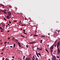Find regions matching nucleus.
I'll return each instance as SVG.
<instances>
[{
	"instance_id": "25",
	"label": "nucleus",
	"mask_w": 60,
	"mask_h": 60,
	"mask_svg": "<svg viewBox=\"0 0 60 60\" xmlns=\"http://www.w3.org/2000/svg\"><path fill=\"white\" fill-rule=\"evenodd\" d=\"M0 29H1V30H3V29L2 28V27H0Z\"/></svg>"
},
{
	"instance_id": "48",
	"label": "nucleus",
	"mask_w": 60,
	"mask_h": 60,
	"mask_svg": "<svg viewBox=\"0 0 60 60\" xmlns=\"http://www.w3.org/2000/svg\"><path fill=\"white\" fill-rule=\"evenodd\" d=\"M2 6H4V5H2Z\"/></svg>"
},
{
	"instance_id": "38",
	"label": "nucleus",
	"mask_w": 60,
	"mask_h": 60,
	"mask_svg": "<svg viewBox=\"0 0 60 60\" xmlns=\"http://www.w3.org/2000/svg\"><path fill=\"white\" fill-rule=\"evenodd\" d=\"M15 40L16 41H18V40L17 39H15Z\"/></svg>"
},
{
	"instance_id": "7",
	"label": "nucleus",
	"mask_w": 60,
	"mask_h": 60,
	"mask_svg": "<svg viewBox=\"0 0 60 60\" xmlns=\"http://www.w3.org/2000/svg\"><path fill=\"white\" fill-rule=\"evenodd\" d=\"M54 48L53 46H51L50 48V49H53Z\"/></svg>"
},
{
	"instance_id": "20",
	"label": "nucleus",
	"mask_w": 60,
	"mask_h": 60,
	"mask_svg": "<svg viewBox=\"0 0 60 60\" xmlns=\"http://www.w3.org/2000/svg\"><path fill=\"white\" fill-rule=\"evenodd\" d=\"M59 44H60V43L59 42H58L57 43V45H59Z\"/></svg>"
},
{
	"instance_id": "64",
	"label": "nucleus",
	"mask_w": 60,
	"mask_h": 60,
	"mask_svg": "<svg viewBox=\"0 0 60 60\" xmlns=\"http://www.w3.org/2000/svg\"><path fill=\"white\" fill-rule=\"evenodd\" d=\"M12 60H14V59H12Z\"/></svg>"
},
{
	"instance_id": "49",
	"label": "nucleus",
	"mask_w": 60,
	"mask_h": 60,
	"mask_svg": "<svg viewBox=\"0 0 60 60\" xmlns=\"http://www.w3.org/2000/svg\"><path fill=\"white\" fill-rule=\"evenodd\" d=\"M3 54V52H2L1 53V54Z\"/></svg>"
},
{
	"instance_id": "18",
	"label": "nucleus",
	"mask_w": 60,
	"mask_h": 60,
	"mask_svg": "<svg viewBox=\"0 0 60 60\" xmlns=\"http://www.w3.org/2000/svg\"><path fill=\"white\" fill-rule=\"evenodd\" d=\"M59 45H57V49H58V47H59Z\"/></svg>"
},
{
	"instance_id": "13",
	"label": "nucleus",
	"mask_w": 60,
	"mask_h": 60,
	"mask_svg": "<svg viewBox=\"0 0 60 60\" xmlns=\"http://www.w3.org/2000/svg\"><path fill=\"white\" fill-rule=\"evenodd\" d=\"M7 19H9V18H10V17H9V16H7Z\"/></svg>"
},
{
	"instance_id": "6",
	"label": "nucleus",
	"mask_w": 60,
	"mask_h": 60,
	"mask_svg": "<svg viewBox=\"0 0 60 60\" xmlns=\"http://www.w3.org/2000/svg\"><path fill=\"white\" fill-rule=\"evenodd\" d=\"M36 52L37 56H38V57H39V55H38V52H37L36 51Z\"/></svg>"
},
{
	"instance_id": "11",
	"label": "nucleus",
	"mask_w": 60,
	"mask_h": 60,
	"mask_svg": "<svg viewBox=\"0 0 60 60\" xmlns=\"http://www.w3.org/2000/svg\"><path fill=\"white\" fill-rule=\"evenodd\" d=\"M52 60H56V59L55 58H52Z\"/></svg>"
},
{
	"instance_id": "43",
	"label": "nucleus",
	"mask_w": 60,
	"mask_h": 60,
	"mask_svg": "<svg viewBox=\"0 0 60 60\" xmlns=\"http://www.w3.org/2000/svg\"><path fill=\"white\" fill-rule=\"evenodd\" d=\"M20 24H21V20H20Z\"/></svg>"
},
{
	"instance_id": "32",
	"label": "nucleus",
	"mask_w": 60,
	"mask_h": 60,
	"mask_svg": "<svg viewBox=\"0 0 60 60\" xmlns=\"http://www.w3.org/2000/svg\"><path fill=\"white\" fill-rule=\"evenodd\" d=\"M15 44H14V47H15Z\"/></svg>"
},
{
	"instance_id": "26",
	"label": "nucleus",
	"mask_w": 60,
	"mask_h": 60,
	"mask_svg": "<svg viewBox=\"0 0 60 60\" xmlns=\"http://www.w3.org/2000/svg\"><path fill=\"white\" fill-rule=\"evenodd\" d=\"M4 13H6V14L7 13H6V12H5V11H4Z\"/></svg>"
},
{
	"instance_id": "14",
	"label": "nucleus",
	"mask_w": 60,
	"mask_h": 60,
	"mask_svg": "<svg viewBox=\"0 0 60 60\" xmlns=\"http://www.w3.org/2000/svg\"><path fill=\"white\" fill-rule=\"evenodd\" d=\"M34 43V42H29V43H30V44H32V43Z\"/></svg>"
},
{
	"instance_id": "60",
	"label": "nucleus",
	"mask_w": 60,
	"mask_h": 60,
	"mask_svg": "<svg viewBox=\"0 0 60 60\" xmlns=\"http://www.w3.org/2000/svg\"><path fill=\"white\" fill-rule=\"evenodd\" d=\"M1 32H3V30H2L1 31Z\"/></svg>"
},
{
	"instance_id": "53",
	"label": "nucleus",
	"mask_w": 60,
	"mask_h": 60,
	"mask_svg": "<svg viewBox=\"0 0 60 60\" xmlns=\"http://www.w3.org/2000/svg\"><path fill=\"white\" fill-rule=\"evenodd\" d=\"M32 36V34H31L30 35V36Z\"/></svg>"
},
{
	"instance_id": "12",
	"label": "nucleus",
	"mask_w": 60,
	"mask_h": 60,
	"mask_svg": "<svg viewBox=\"0 0 60 60\" xmlns=\"http://www.w3.org/2000/svg\"><path fill=\"white\" fill-rule=\"evenodd\" d=\"M23 34H27V33H26L25 32H23Z\"/></svg>"
},
{
	"instance_id": "63",
	"label": "nucleus",
	"mask_w": 60,
	"mask_h": 60,
	"mask_svg": "<svg viewBox=\"0 0 60 60\" xmlns=\"http://www.w3.org/2000/svg\"><path fill=\"white\" fill-rule=\"evenodd\" d=\"M7 60H9V59H7Z\"/></svg>"
},
{
	"instance_id": "39",
	"label": "nucleus",
	"mask_w": 60,
	"mask_h": 60,
	"mask_svg": "<svg viewBox=\"0 0 60 60\" xmlns=\"http://www.w3.org/2000/svg\"><path fill=\"white\" fill-rule=\"evenodd\" d=\"M2 4H0V6H2Z\"/></svg>"
},
{
	"instance_id": "55",
	"label": "nucleus",
	"mask_w": 60,
	"mask_h": 60,
	"mask_svg": "<svg viewBox=\"0 0 60 60\" xmlns=\"http://www.w3.org/2000/svg\"><path fill=\"white\" fill-rule=\"evenodd\" d=\"M6 27H7V26H8V25H6Z\"/></svg>"
},
{
	"instance_id": "45",
	"label": "nucleus",
	"mask_w": 60,
	"mask_h": 60,
	"mask_svg": "<svg viewBox=\"0 0 60 60\" xmlns=\"http://www.w3.org/2000/svg\"><path fill=\"white\" fill-rule=\"evenodd\" d=\"M4 48L2 50V51H3L4 50Z\"/></svg>"
},
{
	"instance_id": "9",
	"label": "nucleus",
	"mask_w": 60,
	"mask_h": 60,
	"mask_svg": "<svg viewBox=\"0 0 60 60\" xmlns=\"http://www.w3.org/2000/svg\"><path fill=\"white\" fill-rule=\"evenodd\" d=\"M30 59V58H26L25 59L26 60H29Z\"/></svg>"
},
{
	"instance_id": "27",
	"label": "nucleus",
	"mask_w": 60,
	"mask_h": 60,
	"mask_svg": "<svg viewBox=\"0 0 60 60\" xmlns=\"http://www.w3.org/2000/svg\"><path fill=\"white\" fill-rule=\"evenodd\" d=\"M38 35H34V36H35V37H36V36H37Z\"/></svg>"
},
{
	"instance_id": "56",
	"label": "nucleus",
	"mask_w": 60,
	"mask_h": 60,
	"mask_svg": "<svg viewBox=\"0 0 60 60\" xmlns=\"http://www.w3.org/2000/svg\"><path fill=\"white\" fill-rule=\"evenodd\" d=\"M2 44H3V43H1L0 44H1V45H2Z\"/></svg>"
},
{
	"instance_id": "1",
	"label": "nucleus",
	"mask_w": 60,
	"mask_h": 60,
	"mask_svg": "<svg viewBox=\"0 0 60 60\" xmlns=\"http://www.w3.org/2000/svg\"><path fill=\"white\" fill-rule=\"evenodd\" d=\"M58 50V52H57V54H59V53H60V49L59 48L57 49Z\"/></svg>"
},
{
	"instance_id": "28",
	"label": "nucleus",
	"mask_w": 60,
	"mask_h": 60,
	"mask_svg": "<svg viewBox=\"0 0 60 60\" xmlns=\"http://www.w3.org/2000/svg\"><path fill=\"white\" fill-rule=\"evenodd\" d=\"M54 56V58H56V56Z\"/></svg>"
},
{
	"instance_id": "44",
	"label": "nucleus",
	"mask_w": 60,
	"mask_h": 60,
	"mask_svg": "<svg viewBox=\"0 0 60 60\" xmlns=\"http://www.w3.org/2000/svg\"><path fill=\"white\" fill-rule=\"evenodd\" d=\"M26 47H28V45H26Z\"/></svg>"
},
{
	"instance_id": "41",
	"label": "nucleus",
	"mask_w": 60,
	"mask_h": 60,
	"mask_svg": "<svg viewBox=\"0 0 60 60\" xmlns=\"http://www.w3.org/2000/svg\"><path fill=\"white\" fill-rule=\"evenodd\" d=\"M4 11H7V9H6V10L4 9Z\"/></svg>"
},
{
	"instance_id": "42",
	"label": "nucleus",
	"mask_w": 60,
	"mask_h": 60,
	"mask_svg": "<svg viewBox=\"0 0 60 60\" xmlns=\"http://www.w3.org/2000/svg\"><path fill=\"white\" fill-rule=\"evenodd\" d=\"M4 20H6V19L5 18H4Z\"/></svg>"
},
{
	"instance_id": "8",
	"label": "nucleus",
	"mask_w": 60,
	"mask_h": 60,
	"mask_svg": "<svg viewBox=\"0 0 60 60\" xmlns=\"http://www.w3.org/2000/svg\"><path fill=\"white\" fill-rule=\"evenodd\" d=\"M50 51L51 53H52L53 52V50L52 49H50Z\"/></svg>"
},
{
	"instance_id": "29",
	"label": "nucleus",
	"mask_w": 60,
	"mask_h": 60,
	"mask_svg": "<svg viewBox=\"0 0 60 60\" xmlns=\"http://www.w3.org/2000/svg\"><path fill=\"white\" fill-rule=\"evenodd\" d=\"M4 44H6V43H7V42L6 41H5V42L4 43Z\"/></svg>"
},
{
	"instance_id": "47",
	"label": "nucleus",
	"mask_w": 60,
	"mask_h": 60,
	"mask_svg": "<svg viewBox=\"0 0 60 60\" xmlns=\"http://www.w3.org/2000/svg\"><path fill=\"white\" fill-rule=\"evenodd\" d=\"M7 32H8V33H9V30H8Z\"/></svg>"
},
{
	"instance_id": "37",
	"label": "nucleus",
	"mask_w": 60,
	"mask_h": 60,
	"mask_svg": "<svg viewBox=\"0 0 60 60\" xmlns=\"http://www.w3.org/2000/svg\"><path fill=\"white\" fill-rule=\"evenodd\" d=\"M4 58H3H3H2V60H4Z\"/></svg>"
},
{
	"instance_id": "22",
	"label": "nucleus",
	"mask_w": 60,
	"mask_h": 60,
	"mask_svg": "<svg viewBox=\"0 0 60 60\" xmlns=\"http://www.w3.org/2000/svg\"><path fill=\"white\" fill-rule=\"evenodd\" d=\"M21 37H25L24 36H23V35H21Z\"/></svg>"
},
{
	"instance_id": "23",
	"label": "nucleus",
	"mask_w": 60,
	"mask_h": 60,
	"mask_svg": "<svg viewBox=\"0 0 60 60\" xmlns=\"http://www.w3.org/2000/svg\"><path fill=\"white\" fill-rule=\"evenodd\" d=\"M41 36L42 37H45V36H43L42 35Z\"/></svg>"
},
{
	"instance_id": "46",
	"label": "nucleus",
	"mask_w": 60,
	"mask_h": 60,
	"mask_svg": "<svg viewBox=\"0 0 60 60\" xmlns=\"http://www.w3.org/2000/svg\"><path fill=\"white\" fill-rule=\"evenodd\" d=\"M10 48H12V46H10Z\"/></svg>"
},
{
	"instance_id": "50",
	"label": "nucleus",
	"mask_w": 60,
	"mask_h": 60,
	"mask_svg": "<svg viewBox=\"0 0 60 60\" xmlns=\"http://www.w3.org/2000/svg\"><path fill=\"white\" fill-rule=\"evenodd\" d=\"M12 58H14V57H12Z\"/></svg>"
},
{
	"instance_id": "31",
	"label": "nucleus",
	"mask_w": 60,
	"mask_h": 60,
	"mask_svg": "<svg viewBox=\"0 0 60 60\" xmlns=\"http://www.w3.org/2000/svg\"><path fill=\"white\" fill-rule=\"evenodd\" d=\"M13 22H17V21H13Z\"/></svg>"
},
{
	"instance_id": "57",
	"label": "nucleus",
	"mask_w": 60,
	"mask_h": 60,
	"mask_svg": "<svg viewBox=\"0 0 60 60\" xmlns=\"http://www.w3.org/2000/svg\"><path fill=\"white\" fill-rule=\"evenodd\" d=\"M32 60H34V59H33Z\"/></svg>"
},
{
	"instance_id": "5",
	"label": "nucleus",
	"mask_w": 60,
	"mask_h": 60,
	"mask_svg": "<svg viewBox=\"0 0 60 60\" xmlns=\"http://www.w3.org/2000/svg\"><path fill=\"white\" fill-rule=\"evenodd\" d=\"M57 40H56V41H55L54 42V43L53 44V46H54V45H55V44H56V42H57Z\"/></svg>"
},
{
	"instance_id": "35",
	"label": "nucleus",
	"mask_w": 60,
	"mask_h": 60,
	"mask_svg": "<svg viewBox=\"0 0 60 60\" xmlns=\"http://www.w3.org/2000/svg\"><path fill=\"white\" fill-rule=\"evenodd\" d=\"M35 60H38V58H36L35 59Z\"/></svg>"
},
{
	"instance_id": "4",
	"label": "nucleus",
	"mask_w": 60,
	"mask_h": 60,
	"mask_svg": "<svg viewBox=\"0 0 60 60\" xmlns=\"http://www.w3.org/2000/svg\"><path fill=\"white\" fill-rule=\"evenodd\" d=\"M37 49H38V50H41L42 49V48L40 49L39 48H37Z\"/></svg>"
},
{
	"instance_id": "33",
	"label": "nucleus",
	"mask_w": 60,
	"mask_h": 60,
	"mask_svg": "<svg viewBox=\"0 0 60 60\" xmlns=\"http://www.w3.org/2000/svg\"><path fill=\"white\" fill-rule=\"evenodd\" d=\"M33 58L34 59H35V57H34V56H33Z\"/></svg>"
},
{
	"instance_id": "2",
	"label": "nucleus",
	"mask_w": 60,
	"mask_h": 60,
	"mask_svg": "<svg viewBox=\"0 0 60 60\" xmlns=\"http://www.w3.org/2000/svg\"><path fill=\"white\" fill-rule=\"evenodd\" d=\"M18 44H19L18 46L19 47H21V44H20V43L19 42H18Z\"/></svg>"
},
{
	"instance_id": "24",
	"label": "nucleus",
	"mask_w": 60,
	"mask_h": 60,
	"mask_svg": "<svg viewBox=\"0 0 60 60\" xmlns=\"http://www.w3.org/2000/svg\"><path fill=\"white\" fill-rule=\"evenodd\" d=\"M56 57H57V58H60V57L59 56H56Z\"/></svg>"
},
{
	"instance_id": "30",
	"label": "nucleus",
	"mask_w": 60,
	"mask_h": 60,
	"mask_svg": "<svg viewBox=\"0 0 60 60\" xmlns=\"http://www.w3.org/2000/svg\"><path fill=\"white\" fill-rule=\"evenodd\" d=\"M9 23H10V24H11V21H9Z\"/></svg>"
},
{
	"instance_id": "58",
	"label": "nucleus",
	"mask_w": 60,
	"mask_h": 60,
	"mask_svg": "<svg viewBox=\"0 0 60 60\" xmlns=\"http://www.w3.org/2000/svg\"><path fill=\"white\" fill-rule=\"evenodd\" d=\"M21 30H22V29H20Z\"/></svg>"
},
{
	"instance_id": "16",
	"label": "nucleus",
	"mask_w": 60,
	"mask_h": 60,
	"mask_svg": "<svg viewBox=\"0 0 60 60\" xmlns=\"http://www.w3.org/2000/svg\"><path fill=\"white\" fill-rule=\"evenodd\" d=\"M1 12H3L4 11V10H1Z\"/></svg>"
},
{
	"instance_id": "15",
	"label": "nucleus",
	"mask_w": 60,
	"mask_h": 60,
	"mask_svg": "<svg viewBox=\"0 0 60 60\" xmlns=\"http://www.w3.org/2000/svg\"><path fill=\"white\" fill-rule=\"evenodd\" d=\"M38 55H39V56H41V53H38Z\"/></svg>"
},
{
	"instance_id": "61",
	"label": "nucleus",
	"mask_w": 60,
	"mask_h": 60,
	"mask_svg": "<svg viewBox=\"0 0 60 60\" xmlns=\"http://www.w3.org/2000/svg\"><path fill=\"white\" fill-rule=\"evenodd\" d=\"M7 43H8V44H9V42H8Z\"/></svg>"
},
{
	"instance_id": "17",
	"label": "nucleus",
	"mask_w": 60,
	"mask_h": 60,
	"mask_svg": "<svg viewBox=\"0 0 60 60\" xmlns=\"http://www.w3.org/2000/svg\"><path fill=\"white\" fill-rule=\"evenodd\" d=\"M42 39L41 40V43H42Z\"/></svg>"
},
{
	"instance_id": "3",
	"label": "nucleus",
	"mask_w": 60,
	"mask_h": 60,
	"mask_svg": "<svg viewBox=\"0 0 60 60\" xmlns=\"http://www.w3.org/2000/svg\"><path fill=\"white\" fill-rule=\"evenodd\" d=\"M8 13H9L8 14V15L9 16H11V14L10 12H8Z\"/></svg>"
},
{
	"instance_id": "54",
	"label": "nucleus",
	"mask_w": 60,
	"mask_h": 60,
	"mask_svg": "<svg viewBox=\"0 0 60 60\" xmlns=\"http://www.w3.org/2000/svg\"><path fill=\"white\" fill-rule=\"evenodd\" d=\"M48 45V47H49V45Z\"/></svg>"
},
{
	"instance_id": "10",
	"label": "nucleus",
	"mask_w": 60,
	"mask_h": 60,
	"mask_svg": "<svg viewBox=\"0 0 60 60\" xmlns=\"http://www.w3.org/2000/svg\"><path fill=\"white\" fill-rule=\"evenodd\" d=\"M45 50L46 51H47V52H48V53H49V51H48V50L47 49H46Z\"/></svg>"
},
{
	"instance_id": "59",
	"label": "nucleus",
	"mask_w": 60,
	"mask_h": 60,
	"mask_svg": "<svg viewBox=\"0 0 60 60\" xmlns=\"http://www.w3.org/2000/svg\"><path fill=\"white\" fill-rule=\"evenodd\" d=\"M8 26H9V24H8Z\"/></svg>"
},
{
	"instance_id": "34",
	"label": "nucleus",
	"mask_w": 60,
	"mask_h": 60,
	"mask_svg": "<svg viewBox=\"0 0 60 60\" xmlns=\"http://www.w3.org/2000/svg\"><path fill=\"white\" fill-rule=\"evenodd\" d=\"M56 45H54L55 47H56Z\"/></svg>"
},
{
	"instance_id": "52",
	"label": "nucleus",
	"mask_w": 60,
	"mask_h": 60,
	"mask_svg": "<svg viewBox=\"0 0 60 60\" xmlns=\"http://www.w3.org/2000/svg\"><path fill=\"white\" fill-rule=\"evenodd\" d=\"M50 34V33L48 34V35H49V36L50 35V34Z\"/></svg>"
},
{
	"instance_id": "40",
	"label": "nucleus",
	"mask_w": 60,
	"mask_h": 60,
	"mask_svg": "<svg viewBox=\"0 0 60 60\" xmlns=\"http://www.w3.org/2000/svg\"><path fill=\"white\" fill-rule=\"evenodd\" d=\"M8 40H10V37H8Z\"/></svg>"
},
{
	"instance_id": "36",
	"label": "nucleus",
	"mask_w": 60,
	"mask_h": 60,
	"mask_svg": "<svg viewBox=\"0 0 60 60\" xmlns=\"http://www.w3.org/2000/svg\"><path fill=\"white\" fill-rule=\"evenodd\" d=\"M25 30H23V32H25Z\"/></svg>"
},
{
	"instance_id": "51",
	"label": "nucleus",
	"mask_w": 60,
	"mask_h": 60,
	"mask_svg": "<svg viewBox=\"0 0 60 60\" xmlns=\"http://www.w3.org/2000/svg\"><path fill=\"white\" fill-rule=\"evenodd\" d=\"M29 19H30V20L31 19V18H29Z\"/></svg>"
},
{
	"instance_id": "19",
	"label": "nucleus",
	"mask_w": 60,
	"mask_h": 60,
	"mask_svg": "<svg viewBox=\"0 0 60 60\" xmlns=\"http://www.w3.org/2000/svg\"><path fill=\"white\" fill-rule=\"evenodd\" d=\"M25 56H23V59H25Z\"/></svg>"
},
{
	"instance_id": "21",
	"label": "nucleus",
	"mask_w": 60,
	"mask_h": 60,
	"mask_svg": "<svg viewBox=\"0 0 60 60\" xmlns=\"http://www.w3.org/2000/svg\"><path fill=\"white\" fill-rule=\"evenodd\" d=\"M21 26H26V25H25L22 24L21 25Z\"/></svg>"
},
{
	"instance_id": "62",
	"label": "nucleus",
	"mask_w": 60,
	"mask_h": 60,
	"mask_svg": "<svg viewBox=\"0 0 60 60\" xmlns=\"http://www.w3.org/2000/svg\"><path fill=\"white\" fill-rule=\"evenodd\" d=\"M28 23H29V24H31V23H30V22H28Z\"/></svg>"
}]
</instances>
